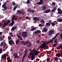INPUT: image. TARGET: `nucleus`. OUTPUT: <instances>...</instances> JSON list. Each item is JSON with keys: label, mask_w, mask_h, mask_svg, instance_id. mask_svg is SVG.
<instances>
[{"label": "nucleus", "mask_w": 62, "mask_h": 62, "mask_svg": "<svg viewBox=\"0 0 62 62\" xmlns=\"http://www.w3.org/2000/svg\"><path fill=\"white\" fill-rule=\"evenodd\" d=\"M60 33H57L55 36L53 38H52V39H55V38H56V37H57V35H59V34H60Z\"/></svg>", "instance_id": "ddd939ff"}, {"label": "nucleus", "mask_w": 62, "mask_h": 62, "mask_svg": "<svg viewBox=\"0 0 62 62\" xmlns=\"http://www.w3.org/2000/svg\"><path fill=\"white\" fill-rule=\"evenodd\" d=\"M31 12H32V13H34V12H35V11L33 10H31Z\"/></svg>", "instance_id": "3c124183"}, {"label": "nucleus", "mask_w": 62, "mask_h": 62, "mask_svg": "<svg viewBox=\"0 0 62 62\" xmlns=\"http://www.w3.org/2000/svg\"><path fill=\"white\" fill-rule=\"evenodd\" d=\"M60 31L61 32H62V29Z\"/></svg>", "instance_id": "774afa93"}, {"label": "nucleus", "mask_w": 62, "mask_h": 62, "mask_svg": "<svg viewBox=\"0 0 62 62\" xmlns=\"http://www.w3.org/2000/svg\"><path fill=\"white\" fill-rule=\"evenodd\" d=\"M53 9L55 11L56 10V7H54L53 8Z\"/></svg>", "instance_id": "a18cd8bd"}, {"label": "nucleus", "mask_w": 62, "mask_h": 62, "mask_svg": "<svg viewBox=\"0 0 62 62\" xmlns=\"http://www.w3.org/2000/svg\"><path fill=\"white\" fill-rule=\"evenodd\" d=\"M53 40H51L49 41V43H53Z\"/></svg>", "instance_id": "f704fd0d"}, {"label": "nucleus", "mask_w": 62, "mask_h": 62, "mask_svg": "<svg viewBox=\"0 0 62 62\" xmlns=\"http://www.w3.org/2000/svg\"><path fill=\"white\" fill-rule=\"evenodd\" d=\"M28 4H30V1H29V0H27V1L26 2Z\"/></svg>", "instance_id": "37998d69"}, {"label": "nucleus", "mask_w": 62, "mask_h": 62, "mask_svg": "<svg viewBox=\"0 0 62 62\" xmlns=\"http://www.w3.org/2000/svg\"><path fill=\"white\" fill-rule=\"evenodd\" d=\"M35 51V48H34L33 49V50L32 51V52H34V51Z\"/></svg>", "instance_id": "864d4df0"}, {"label": "nucleus", "mask_w": 62, "mask_h": 62, "mask_svg": "<svg viewBox=\"0 0 62 62\" xmlns=\"http://www.w3.org/2000/svg\"><path fill=\"white\" fill-rule=\"evenodd\" d=\"M36 29V28H31V31H34V30H35Z\"/></svg>", "instance_id": "b1692460"}, {"label": "nucleus", "mask_w": 62, "mask_h": 62, "mask_svg": "<svg viewBox=\"0 0 62 62\" xmlns=\"http://www.w3.org/2000/svg\"><path fill=\"white\" fill-rule=\"evenodd\" d=\"M41 32L39 30H38L37 31H35V34L36 35H38L39 34H40V33Z\"/></svg>", "instance_id": "423d86ee"}, {"label": "nucleus", "mask_w": 62, "mask_h": 62, "mask_svg": "<svg viewBox=\"0 0 62 62\" xmlns=\"http://www.w3.org/2000/svg\"><path fill=\"white\" fill-rule=\"evenodd\" d=\"M2 48H0V54L2 53Z\"/></svg>", "instance_id": "473e14b6"}, {"label": "nucleus", "mask_w": 62, "mask_h": 62, "mask_svg": "<svg viewBox=\"0 0 62 62\" xmlns=\"http://www.w3.org/2000/svg\"><path fill=\"white\" fill-rule=\"evenodd\" d=\"M40 22H41V23H45V22H44V21L43 20H41L40 21Z\"/></svg>", "instance_id": "7c9ffc66"}, {"label": "nucleus", "mask_w": 62, "mask_h": 62, "mask_svg": "<svg viewBox=\"0 0 62 62\" xmlns=\"http://www.w3.org/2000/svg\"><path fill=\"white\" fill-rule=\"evenodd\" d=\"M17 12L18 13H19V14H21V13H22L23 14H24V13L22 11H21L19 10H18Z\"/></svg>", "instance_id": "6e6552de"}, {"label": "nucleus", "mask_w": 62, "mask_h": 62, "mask_svg": "<svg viewBox=\"0 0 62 62\" xmlns=\"http://www.w3.org/2000/svg\"><path fill=\"white\" fill-rule=\"evenodd\" d=\"M49 23H51L52 21H51V20H50L49 21Z\"/></svg>", "instance_id": "4d7b16f0"}, {"label": "nucleus", "mask_w": 62, "mask_h": 62, "mask_svg": "<svg viewBox=\"0 0 62 62\" xmlns=\"http://www.w3.org/2000/svg\"><path fill=\"white\" fill-rule=\"evenodd\" d=\"M57 39H56V40H55V41L54 42V43H55V42H57Z\"/></svg>", "instance_id": "5fc2aeb1"}, {"label": "nucleus", "mask_w": 62, "mask_h": 62, "mask_svg": "<svg viewBox=\"0 0 62 62\" xmlns=\"http://www.w3.org/2000/svg\"><path fill=\"white\" fill-rule=\"evenodd\" d=\"M17 7L16 6H15V7L14 8L13 10L14 11H15V10H16V9L17 8Z\"/></svg>", "instance_id": "c756f323"}, {"label": "nucleus", "mask_w": 62, "mask_h": 62, "mask_svg": "<svg viewBox=\"0 0 62 62\" xmlns=\"http://www.w3.org/2000/svg\"><path fill=\"white\" fill-rule=\"evenodd\" d=\"M56 55L58 57H60L61 55V54L60 53H58L56 54Z\"/></svg>", "instance_id": "aec40b11"}, {"label": "nucleus", "mask_w": 62, "mask_h": 62, "mask_svg": "<svg viewBox=\"0 0 62 62\" xmlns=\"http://www.w3.org/2000/svg\"><path fill=\"white\" fill-rule=\"evenodd\" d=\"M60 37L61 38V39H62V34L61 33L60 34Z\"/></svg>", "instance_id": "c9c22d12"}, {"label": "nucleus", "mask_w": 62, "mask_h": 62, "mask_svg": "<svg viewBox=\"0 0 62 62\" xmlns=\"http://www.w3.org/2000/svg\"><path fill=\"white\" fill-rule=\"evenodd\" d=\"M38 53H40V52L38 51L37 52H36L34 53V55H38Z\"/></svg>", "instance_id": "f3484780"}, {"label": "nucleus", "mask_w": 62, "mask_h": 62, "mask_svg": "<svg viewBox=\"0 0 62 62\" xmlns=\"http://www.w3.org/2000/svg\"><path fill=\"white\" fill-rule=\"evenodd\" d=\"M0 39H2V37H0Z\"/></svg>", "instance_id": "69168bd1"}, {"label": "nucleus", "mask_w": 62, "mask_h": 62, "mask_svg": "<svg viewBox=\"0 0 62 62\" xmlns=\"http://www.w3.org/2000/svg\"><path fill=\"white\" fill-rule=\"evenodd\" d=\"M12 62V60H8V62Z\"/></svg>", "instance_id": "79ce46f5"}, {"label": "nucleus", "mask_w": 62, "mask_h": 62, "mask_svg": "<svg viewBox=\"0 0 62 62\" xmlns=\"http://www.w3.org/2000/svg\"><path fill=\"white\" fill-rule=\"evenodd\" d=\"M8 54H6H6H4V55H3V57H1V58L2 59L3 58H4L6 60V56H7V57H8Z\"/></svg>", "instance_id": "1a4fd4ad"}, {"label": "nucleus", "mask_w": 62, "mask_h": 62, "mask_svg": "<svg viewBox=\"0 0 62 62\" xmlns=\"http://www.w3.org/2000/svg\"><path fill=\"white\" fill-rule=\"evenodd\" d=\"M9 43L10 45L11 44H14V42H13V40H11L10 41H9Z\"/></svg>", "instance_id": "0eeeda50"}, {"label": "nucleus", "mask_w": 62, "mask_h": 62, "mask_svg": "<svg viewBox=\"0 0 62 62\" xmlns=\"http://www.w3.org/2000/svg\"><path fill=\"white\" fill-rule=\"evenodd\" d=\"M27 10L30 12H31V9H27Z\"/></svg>", "instance_id": "72a5a7b5"}, {"label": "nucleus", "mask_w": 62, "mask_h": 62, "mask_svg": "<svg viewBox=\"0 0 62 62\" xmlns=\"http://www.w3.org/2000/svg\"><path fill=\"white\" fill-rule=\"evenodd\" d=\"M42 9L43 10H45L46 9V6L43 7L42 8Z\"/></svg>", "instance_id": "4be33fe9"}, {"label": "nucleus", "mask_w": 62, "mask_h": 62, "mask_svg": "<svg viewBox=\"0 0 62 62\" xmlns=\"http://www.w3.org/2000/svg\"><path fill=\"white\" fill-rule=\"evenodd\" d=\"M52 4L53 5V6H55V4L54 2H53L52 3Z\"/></svg>", "instance_id": "8fccbe9b"}, {"label": "nucleus", "mask_w": 62, "mask_h": 62, "mask_svg": "<svg viewBox=\"0 0 62 62\" xmlns=\"http://www.w3.org/2000/svg\"><path fill=\"white\" fill-rule=\"evenodd\" d=\"M25 55H23V57L22 58V60H23V59H24V58L26 56V53H25Z\"/></svg>", "instance_id": "c85d7f7f"}, {"label": "nucleus", "mask_w": 62, "mask_h": 62, "mask_svg": "<svg viewBox=\"0 0 62 62\" xmlns=\"http://www.w3.org/2000/svg\"><path fill=\"white\" fill-rule=\"evenodd\" d=\"M51 11L52 12H54V11H55V10H54V9H53Z\"/></svg>", "instance_id": "09e8293b"}, {"label": "nucleus", "mask_w": 62, "mask_h": 62, "mask_svg": "<svg viewBox=\"0 0 62 62\" xmlns=\"http://www.w3.org/2000/svg\"><path fill=\"white\" fill-rule=\"evenodd\" d=\"M27 43H28V45H27V46L28 47H30L31 45V43H29V41H28L27 42L24 43V44H25V45L27 44Z\"/></svg>", "instance_id": "39448f33"}, {"label": "nucleus", "mask_w": 62, "mask_h": 62, "mask_svg": "<svg viewBox=\"0 0 62 62\" xmlns=\"http://www.w3.org/2000/svg\"><path fill=\"white\" fill-rule=\"evenodd\" d=\"M4 9H5L6 10H7V6H5L4 7Z\"/></svg>", "instance_id": "c03bdc74"}, {"label": "nucleus", "mask_w": 62, "mask_h": 62, "mask_svg": "<svg viewBox=\"0 0 62 62\" xmlns=\"http://www.w3.org/2000/svg\"><path fill=\"white\" fill-rule=\"evenodd\" d=\"M27 32H22V34L21 35L23 38H25L27 37Z\"/></svg>", "instance_id": "7ed1b4c3"}, {"label": "nucleus", "mask_w": 62, "mask_h": 62, "mask_svg": "<svg viewBox=\"0 0 62 62\" xmlns=\"http://www.w3.org/2000/svg\"><path fill=\"white\" fill-rule=\"evenodd\" d=\"M4 24L5 25H8V23H5V22H4Z\"/></svg>", "instance_id": "a19ab883"}, {"label": "nucleus", "mask_w": 62, "mask_h": 62, "mask_svg": "<svg viewBox=\"0 0 62 62\" xmlns=\"http://www.w3.org/2000/svg\"><path fill=\"white\" fill-rule=\"evenodd\" d=\"M24 41H21V43L23 45H25V44H24Z\"/></svg>", "instance_id": "412c9836"}, {"label": "nucleus", "mask_w": 62, "mask_h": 62, "mask_svg": "<svg viewBox=\"0 0 62 62\" xmlns=\"http://www.w3.org/2000/svg\"><path fill=\"white\" fill-rule=\"evenodd\" d=\"M4 43V44H5V41H3L1 43L0 45V46H3V43Z\"/></svg>", "instance_id": "6ab92c4d"}, {"label": "nucleus", "mask_w": 62, "mask_h": 62, "mask_svg": "<svg viewBox=\"0 0 62 62\" xmlns=\"http://www.w3.org/2000/svg\"><path fill=\"white\" fill-rule=\"evenodd\" d=\"M57 10L59 12V11H61V10L60 9H57Z\"/></svg>", "instance_id": "603ef678"}, {"label": "nucleus", "mask_w": 62, "mask_h": 62, "mask_svg": "<svg viewBox=\"0 0 62 62\" xmlns=\"http://www.w3.org/2000/svg\"><path fill=\"white\" fill-rule=\"evenodd\" d=\"M2 32H0V35H2Z\"/></svg>", "instance_id": "052dcab7"}, {"label": "nucleus", "mask_w": 62, "mask_h": 62, "mask_svg": "<svg viewBox=\"0 0 62 62\" xmlns=\"http://www.w3.org/2000/svg\"><path fill=\"white\" fill-rule=\"evenodd\" d=\"M12 3H13V5H14V6H15V5H16V4L15 3V2H14V1H13L12 2Z\"/></svg>", "instance_id": "ea45409f"}, {"label": "nucleus", "mask_w": 62, "mask_h": 62, "mask_svg": "<svg viewBox=\"0 0 62 62\" xmlns=\"http://www.w3.org/2000/svg\"><path fill=\"white\" fill-rule=\"evenodd\" d=\"M16 44H18L20 41V40L19 39H16Z\"/></svg>", "instance_id": "2eb2a0df"}, {"label": "nucleus", "mask_w": 62, "mask_h": 62, "mask_svg": "<svg viewBox=\"0 0 62 62\" xmlns=\"http://www.w3.org/2000/svg\"><path fill=\"white\" fill-rule=\"evenodd\" d=\"M8 39H11V37L10 36L8 37Z\"/></svg>", "instance_id": "6e6d98bb"}, {"label": "nucleus", "mask_w": 62, "mask_h": 62, "mask_svg": "<svg viewBox=\"0 0 62 62\" xmlns=\"http://www.w3.org/2000/svg\"><path fill=\"white\" fill-rule=\"evenodd\" d=\"M54 60L55 61H56V59H54Z\"/></svg>", "instance_id": "0e129e2a"}, {"label": "nucleus", "mask_w": 62, "mask_h": 62, "mask_svg": "<svg viewBox=\"0 0 62 62\" xmlns=\"http://www.w3.org/2000/svg\"><path fill=\"white\" fill-rule=\"evenodd\" d=\"M34 58H35V55H34V56H32L31 58V59L32 60H34Z\"/></svg>", "instance_id": "cd10ccee"}, {"label": "nucleus", "mask_w": 62, "mask_h": 62, "mask_svg": "<svg viewBox=\"0 0 62 62\" xmlns=\"http://www.w3.org/2000/svg\"><path fill=\"white\" fill-rule=\"evenodd\" d=\"M14 19H15V20H16V21L17 20V18H16V16H14L12 18V23H11L9 24V26H13V24H14Z\"/></svg>", "instance_id": "f257e3e1"}, {"label": "nucleus", "mask_w": 62, "mask_h": 62, "mask_svg": "<svg viewBox=\"0 0 62 62\" xmlns=\"http://www.w3.org/2000/svg\"><path fill=\"white\" fill-rule=\"evenodd\" d=\"M51 23L52 24V26H54V25H55V24L54 23Z\"/></svg>", "instance_id": "58836bf2"}, {"label": "nucleus", "mask_w": 62, "mask_h": 62, "mask_svg": "<svg viewBox=\"0 0 62 62\" xmlns=\"http://www.w3.org/2000/svg\"><path fill=\"white\" fill-rule=\"evenodd\" d=\"M50 12H51V10L50 9H48L45 11L44 12V13H47Z\"/></svg>", "instance_id": "f8f14e48"}, {"label": "nucleus", "mask_w": 62, "mask_h": 62, "mask_svg": "<svg viewBox=\"0 0 62 62\" xmlns=\"http://www.w3.org/2000/svg\"><path fill=\"white\" fill-rule=\"evenodd\" d=\"M10 20H8L7 21V23L8 24V23H10Z\"/></svg>", "instance_id": "49530a36"}, {"label": "nucleus", "mask_w": 62, "mask_h": 62, "mask_svg": "<svg viewBox=\"0 0 62 62\" xmlns=\"http://www.w3.org/2000/svg\"><path fill=\"white\" fill-rule=\"evenodd\" d=\"M58 21L59 22H62V19H58Z\"/></svg>", "instance_id": "a878e982"}, {"label": "nucleus", "mask_w": 62, "mask_h": 62, "mask_svg": "<svg viewBox=\"0 0 62 62\" xmlns=\"http://www.w3.org/2000/svg\"><path fill=\"white\" fill-rule=\"evenodd\" d=\"M49 43H50L49 42H46L45 43H43L42 45L40 46V48H43L46 47V44H49Z\"/></svg>", "instance_id": "f03ea898"}, {"label": "nucleus", "mask_w": 62, "mask_h": 62, "mask_svg": "<svg viewBox=\"0 0 62 62\" xmlns=\"http://www.w3.org/2000/svg\"><path fill=\"white\" fill-rule=\"evenodd\" d=\"M37 43H39V41L38 40L37 41Z\"/></svg>", "instance_id": "13d9d810"}, {"label": "nucleus", "mask_w": 62, "mask_h": 62, "mask_svg": "<svg viewBox=\"0 0 62 62\" xmlns=\"http://www.w3.org/2000/svg\"><path fill=\"white\" fill-rule=\"evenodd\" d=\"M26 19H28V17L27 16L26 17Z\"/></svg>", "instance_id": "680f3d73"}, {"label": "nucleus", "mask_w": 62, "mask_h": 62, "mask_svg": "<svg viewBox=\"0 0 62 62\" xmlns=\"http://www.w3.org/2000/svg\"><path fill=\"white\" fill-rule=\"evenodd\" d=\"M18 37L19 38V39H21V36H18Z\"/></svg>", "instance_id": "de8ad7c7"}, {"label": "nucleus", "mask_w": 62, "mask_h": 62, "mask_svg": "<svg viewBox=\"0 0 62 62\" xmlns=\"http://www.w3.org/2000/svg\"><path fill=\"white\" fill-rule=\"evenodd\" d=\"M61 56H62V52L60 53Z\"/></svg>", "instance_id": "bf43d9fd"}, {"label": "nucleus", "mask_w": 62, "mask_h": 62, "mask_svg": "<svg viewBox=\"0 0 62 62\" xmlns=\"http://www.w3.org/2000/svg\"><path fill=\"white\" fill-rule=\"evenodd\" d=\"M54 30H50L49 32V36H51V35H52L53 33H54Z\"/></svg>", "instance_id": "20e7f679"}, {"label": "nucleus", "mask_w": 62, "mask_h": 62, "mask_svg": "<svg viewBox=\"0 0 62 62\" xmlns=\"http://www.w3.org/2000/svg\"><path fill=\"white\" fill-rule=\"evenodd\" d=\"M58 44V43H56V44H54L53 45L54 47H55L56 45H57Z\"/></svg>", "instance_id": "bb28decb"}, {"label": "nucleus", "mask_w": 62, "mask_h": 62, "mask_svg": "<svg viewBox=\"0 0 62 62\" xmlns=\"http://www.w3.org/2000/svg\"><path fill=\"white\" fill-rule=\"evenodd\" d=\"M47 61H49V62L50 61V59H49V58H47Z\"/></svg>", "instance_id": "4c0bfd02"}, {"label": "nucleus", "mask_w": 62, "mask_h": 62, "mask_svg": "<svg viewBox=\"0 0 62 62\" xmlns=\"http://www.w3.org/2000/svg\"><path fill=\"white\" fill-rule=\"evenodd\" d=\"M25 27H24L23 28V29H25Z\"/></svg>", "instance_id": "338daca9"}, {"label": "nucleus", "mask_w": 62, "mask_h": 62, "mask_svg": "<svg viewBox=\"0 0 62 62\" xmlns=\"http://www.w3.org/2000/svg\"><path fill=\"white\" fill-rule=\"evenodd\" d=\"M5 7H6V3L5 2L3 4V5H2V8H4Z\"/></svg>", "instance_id": "5701e85b"}, {"label": "nucleus", "mask_w": 62, "mask_h": 62, "mask_svg": "<svg viewBox=\"0 0 62 62\" xmlns=\"http://www.w3.org/2000/svg\"><path fill=\"white\" fill-rule=\"evenodd\" d=\"M10 35H11V34H12V33H11V32L10 33Z\"/></svg>", "instance_id": "e2e57ef3"}, {"label": "nucleus", "mask_w": 62, "mask_h": 62, "mask_svg": "<svg viewBox=\"0 0 62 62\" xmlns=\"http://www.w3.org/2000/svg\"><path fill=\"white\" fill-rule=\"evenodd\" d=\"M33 20H35V22H37V19H38V18L37 17H35L33 18Z\"/></svg>", "instance_id": "dca6fc26"}, {"label": "nucleus", "mask_w": 62, "mask_h": 62, "mask_svg": "<svg viewBox=\"0 0 62 62\" xmlns=\"http://www.w3.org/2000/svg\"><path fill=\"white\" fill-rule=\"evenodd\" d=\"M17 28V27L15 26L14 27L12 28L11 30V31H14Z\"/></svg>", "instance_id": "4468645a"}, {"label": "nucleus", "mask_w": 62, "mask_h": 62, "mask_svg": "<svg viewBox=\"0 0 62 62\" xmlns=\"http://www.w3.org/2000/svg\"><path fill=\"white\" fill-rule=\"evenodd\" d=\"M39 26H44V24H43L41 25V24H39Z\"/></svg>", "instance_id": "2f4dec72"}, {"label": "nucleus", "mask_w": 62, "mask_h": 62, "mask_svg": "<svg viewBox=\"0 0 62 62\" xmlns=\"http://www.w3.org/2000/svg\"><path fill=\"white\" fill-rule=\"evenodd\" d=\"M58 14H62V11L61 10L60 11H59L58 12Z\"/></svg>", "instance_id": "393cba45"}, {"label": "nucleus", "mask_w": 62, "mask_h": 62, "mask_svg": "<svg viewBox=\"0 0 62 62\" xmlns=\"http://www.w3.org/2000/svg\"><path fill=\"white\" fill-rule=\"evenodd\" d=\"M43 31L44 32H45V33H46V32L47 31V29L46 28H44L43 29Z\"/></svg>", "instance_id": "a211bd4d"}, {"label": "nucleus", "mask_w": 62, "mask_h": 62, "mask_svg": "<svg viewBox=\"0 0 62 62\" xmlns=\"http://www.w3.org/2000/svg\"><path fill=\"white\" fill-rule=\"evenodd\" d=\"M13 56L14 57V58H18V55L16 53H14L13 54Z\"/></svg>", "instance_id": "9d476101"}, {"label": "nucleus", "mask_w": 62, "mask_h": 62, "mask_svg": "<svg viewBox=\"0 0 62 62\" xmlns=\"http://www.w3.org/2000/svg\"><path fill=\"white\" fill-rule=\"evenodd\" d=\"M43 3V1L42 0H41L39 2L37 3V4H38V5H41Z\"/></svg>", "instance_id": "9b49d317"}, {"label": "nucleus", "mask_w": 62, "mask_h": 62, "mask_svg": "<svg viewBox=\"0 0 62 62\" xmlns=\"http://www.w3.org/2000/svg\"><path fill=\"white\" fill-rule=\"evenodd\" d=\"M46 24L47 25H50V23H46Z\"/></svg>", "instance_id": "e433bc0d"}]
</instances>
